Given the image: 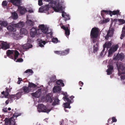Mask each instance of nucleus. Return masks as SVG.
Masks as SVG:
<instances>
[{
    "mask_svg": "<svg viewBox=\"0 0 125 125\" xmlns=\"http://www.w3.org/2000/svg\"><path fill=\"white\" fill-rule=\"evenodd\" d=\"M121 12H120V11L119 10H114L113 11H112L111 10H110L109 11V15L111 17L112 16V15H118V14L120 15L119 13Z\"/></svg>",
    "mask_w": 125,
    "mask_h": 125,
    "instance_id": "nucleus-17",
    "label": "nucleus"
},
{
    "mask_svg": "<svg viewBox=\"0 0 125 125\" xmlns=\"http://www.w3.org/2000/svg\"><path fill=\"white\" fill-rule=\"evenodd\" d=\"M19 53L18 51L15 50L14 52V55H19Z\"/></svg>",
    "mask_w": 125,
    "mask_h": 125,
    "instance_id": "nucleus-51",
    "label": "nucleus"
},
{
    "mask_svg": "<svg viewBox=\"0 0 125 125\" xmlns=\"http://www.w3.org/2000/svg\"><path fill=\"white\" fill-rule=\"evenodd\" d=\"M23 92V94H26L29 92V88L28 87L26 86H23L22 88ZM22 92L23 91H22Z\"/></svg>",
    "mask_w": 125,
    "mask_h": 125,
    "instance_id": "nucleus-26",
    "label": "nucleus"
},
{
    "mask_svg": "<svg viewBox=\"0 0 125 125\" xmlns=\"http://www.w3.org/2000/svg\"><path fill=\"white\" fill-rule=\"evenodd\" d=\"M2 111L3 112L6 113L8 112V110H7V108H4L2 110Z\"/></svg>",
    "mask_w": 125,
    "mask_h": 125,
    "instance_id": "nucleus-52",
    "label": "nucleus"
},
{
    "mask_svg": "<svg viewBox=\"0 0 125 125\" xmlns=\"http://www.w3.org/2000/svg\"><path fill=\"white\" fill-rule=\"evenodd\" d=\"M63 98L64 101H65L66 100L67 101V103H69L70 104H71L72 103L71 101L66 96H65V97H63Z\"/></svg>",
    "mask_w": 125,
    "mask_h": 125,
    "instance_id": "nucleus-32",
    "label": "nucleus"
},
{
    "mask_svg": "<svg viewBox=\"0 0 125 125\" xmlns=\"http://www.w3.org/2000/svg\"><path fill=\"white\" fill-rule=\"evenodd\" d=\"M52 42L53 43H57L59 41L57 38H53L52 39Z\"/></svg>",
    "mask_w": 125,
    "mask_h": 125,
    "instance_id": "nucleus-39",
    "label": "nucleus"
},
{
    "mask_svg": "<svg viewBox=\"0 0 125 125\" xmlns=\"http://www.w3.org/2000/svg\"><path fill=\"white\" fill-rule=\"evenodd\" d=\"M23 61V59L21 58L18 59L16 61V62H22Z\"/></svg>",
    "mask_w": 125,
    "mask_h": 125,
    "instance_id": "nucleus-47",
    "label": "nucleus"
},
{
    "mask_svg": "<svg viewBox=\"0 0 125 125\" xmlns=\"http://www.w3.org/2000/svg\"><path fill=\"white\" fill-rule=\"evenodd\" d=\"M18 80L19 81H22V79L21 78H18Z\"/></svg>",
    "mask_w": 125,
    "mask_h": 125,
    "instance_id": "nucleus-63",
    "label": "nucleus"
},
{
    "mask_svg": "<svg viewBox=\"0 0 125 125\" xmlns=\"http://www.w3.org/2000/svg\"><path fill=\"white\" fill-rule=\"evenodd\" d=\"M109 19H105L103 21L105 23H107L109 21Z\"/></svg>",
    "mask_w": 125,
    "mask_h": 125,
    "instance_id": "nucleus-53",
    "label": "nucleus"
},
{
    "mask_svg": "<svg viewBox=\"0 0 125 125\" xmlns=\"http://www.w3.org/2000/svg\"><path fill=\"white\" fill-rule=\"evenodd\" d=\"M28 72H30L31 73H33V72L31 69H29L27 70L24 72L25 73H27Z\"/></svg>",
    "mask_w": 125,
    "mask_h": 125,
    "instance_id": "nucleus-44",
    "label": "nucleus"
},
{
    "mask_svg": "<svg viewBox=\"0 0 125 125\" xmlns=\"http://www.w3.org/2000/svg\"><path fill=\"white\" fill-rule=\"evenodd\" d=\"M23 94V92L21 91L17 93L16 94L12 95L10 96L11 100L18 99L21 97V95Z\"/></svg>",
    "mask_w": 125,
    "mask_h": 125,
    "instance_id": "nucleus-8",
    "label": "nucleus"
},
{
    "mask_svg": "<svg viewBox=\"0 0 125 125\" xmlns=\"http://www.w3.org/2000/svg\"><path fill=\"white\" fill-rule=\"evenodd\" d=\"M21 113L18 114L15 113L12 117L10 118L6 117L4 120L5 124L4 125H17L16 124L15 120L17 117L21 115Z\"/></svg>",
    "mask_w": 125,
    "mask_h": 125,
    "instance_id": "nucleus-2",
    "label": "nucleus"
},
{
    "mask_svg": "<svg viewBox=\"0 0 125 125\" xmlns=\"http://www.w3.org/2000/svg\"><path fill=\"white\" fill-rule=\"evenodd\" d=\"M49 6L48 4L46 5L45 6H42L39 9V11L42 12L44 11H48L49 10Z\"/></svg>",
    "mask_w": 125,
    "mask_h": 125,
    "instance_id": "nucleus-15",
    "label": "nucleus"
},
{
    "mask_svg": "<svg viewBox=\"0 0 125 125\" xmlns=\"http://www.w3.org/2000/svg\"><path fill=\"white\" fill-rule=\"evenodd\" d=\"M62 17L64 18V20L65 21L67 20L70 19L69 15H67L65 13H64V11H62Z\"/></svg>",
    "mask_w": 125,
    "mask_h": 125,
    "instance_id": "nucleus-24",
    "label": "nucleus"
},
{
    "mask_svg": "<svg viewBox=\"0 0 125 125\" xmlns=\"http://www.w3.org/2000/svg\"><path fill=\"white\" fill-rule=\"evenodd\" d=\"M114 30L112 28H110L108 31L107 34L105 37V38L107 40H108L109 37H112L114 33Z\"/></svg>",
    "mask_w": 125,
    "mask_h": 125,
    "instance_id": "nucleus-13",
    "label": "nucleus"
},
{
    "mask_svg": "<svg viewBox=\"0 0 125 125\" xmlns=\"http://www.w3.org/2000/svg\"><path fill=\"white\" fill-rule=\"evenodd\" d=\"M121 79H125V76L124 75L121 76Z\"/></svg>",
    "mask_w": 125,
    "mask_h": 125,
    "instance_id": "nucleus-59",
    "label": "nucleus"
},
{
    "mask_svg": "<svg viewBox=\"0 0 125 125\" xmlns=\"http://www.w3.org/2000/svg\"><path fill=\"white\" fill-rule=\"evenodd\" d=\"M115 52L114 51L113 49L112 48H111L109 49L108 52L109 55H111L113 53Z\"/></svg>",
    "mask_w": 125,
    "mask_h": 125,
    "instance_id": "nucleus-40",
    "label": "nucleus"
},
{
    "mask_svg": "<svg viewBox=\"0 0 125 125\" xmlns=\"http://www.w3.org/2000/svg\"><path fill=\"white\" fill-rule=\"evenodd\" d=\"M79 84L82 87L83 85V83L81 81H80L79 82Z\"/></svg>",
    "mask_w": 125,
    "mask_h": 125,
    "instance_id": "nucleus-54",
    "label": "nucleus"
},
{
    "mask_svg": "<svg viewBox=\"0 0 125 125\" xmlns=\"http://www.w3.org/2000/svg\"><path fill=\"white\" fill-rule=\"evenodd\" d=\"M68 27L66 26L65 27L64 25H62L61 28L65 31V34L67 38H68L70 34V28L69 24H67Z\"/></svg>",
    "mask_w": 125,
    "mask_h": 125,
    "instance_id": "nucleus-11",
    "label": "nucleus"
},
{
    "mask_svg": "<svg viewBox=\"0 0 125 125\" xmlns=\"http://www.w3.org/2000/svg\"><path fill=\"white\" fill-rule=\"evenodd\" d=\"M112 70H109V69H108L106 72H107V74L108 75H110L112 73Z\"/></svg>",
    "mask_w": 125,
    "mask_h": 125,
    "instance_id": "nucleus-43",
    "label": "nucleus"
},
{
    "mask_svg": "<svg viewBox=\"0 0 125 125\" xmlns=\"http://www.w3.org/2000/svg\"><path fill=\"white\" fill-rule=\"evenodd\" d=\"M110 10H103L101 11V14L103 18L104 17L105 14L107 15L109 14Z\"/></svg>",
    "mask_w": 125,
    "mask_h": 125,
    "instance_id": "nucleus-23",
    "label": "nucleus"
},
{
    "mask_svg": "<svg viewBox=\"0 0 125 125\" xmlns=\"http://www.w3.org/2000/svg\"><path fill=\"white\" fill-rule=\"evenodd\" d=\"M10 58H11L12 59H14V57L13 56H12L11 55H10L8 56Z\"/></svg>",
    "mask_w": 125,
    "mask_h": 125,
    "instance_id": "nucleus-57",
    "label": "nucleus"
},
{
    "mask_svg": "<svg viewBox=\"0 0 125 125\" xmlns=\"http://www.w3.org/2000/svg\"><path fill=\"white\" fill-rule=\"evenodd\" d=\"M118 47V46L117 45H116L112 48L115 52L117 50Z\"/></svg>",
    "mask_w": 125,
    "mask_h": 125,
    "instance_id": "nucleus-42",
    "label": "nucleus"
},
{
    "mask_svg": "<svg viewBox=\"0 0 125 125\" xmlns=\"http://www.w3.org/2000/svg\"><path fill=\"white\" fill-rule=\"evenodd\" d=\"M70 49H68L66 50L62 51H55L54 52L57 54L61 56L65 55L68 54L69 52Z\"/></svg>",
    "mask_w": 125,
    "mask_h": 125,
    "instance_id": "nucleus-10",
    "label": "nucleus"
},
{
    "mask_svg": "<svg viewBox=\"0 0 125 125\" xmlns=\"http://www.w3.org/2000/svg\"><path fill=\"white\" fill-rule=\"evenodd\" d=\"M8 2L6 0L3 1L2 4V5L3 7L6 6L7 5Z\"/></svg>",
    "mask_w": 125,
    "mask_h": 125,
    "instance_id": "nucleus-38",
    "label": "nucleus"
},
{
    "mask_svg": "<svg viewBox=\"0 0 125 125\" xmlns=\"http://www.w3.org/2000/svg\"><path fill=\"white\" fill-rule=\"evenodd\" d=\"M38 5L40 6H41L42 4V0H39L38 1Z\"/></svg>",
    "mask_w": 125,
    "mask_h": 125,
    "instance_id": "nucleus-48",
    "label": "nucleus"
},
{
    "mask_svg": "<svg viewBox=\"0 0 125 125\" xmlns=\"http://www.w3.org/2000/svg\"><path fill=\"white\" fill-rule=\"evenodd\" d=\"M99 29L96 27L93 28L90 33V37L91 38H96L97 37L99 33Z\"/></svg>",
    "mask_w": 125,
    "mask_h": 125,
    "instance_id": "nucleus-5",
    "label": "nucleus"
},
{
    "mask_svg": "<svg viewBox=\"0 0 125 125\" xmlns=\"http://www.w3.org/2000/svg\"><path fill=\"white\" fill-rule=\"evenodd\" d=\"M24 24L23 22H20L16 24L13 22L7 27V29L10 31L15 32L16 31V28H20L23 27Z\"/></svg>",
    "mask_w": 125,
    "mask_h": 125,
    "instance_id": "nucleus-4",
    "label": "nucleus"
},
{
    "mask_svg": "<svg viewBox=\"0 0 125 125\" xmlns=\"http://www.w3.org/2000/svg\"><path fill=\"white\" fill-rule=\"evenodd\" d=\"M41 93L39 91H37L35 93H33L31 94V96L35 98H39L41 96Z\"/></svg>",
    "mask_w": 125,
    "mask_h": 125,
    "instance_id": "nucleus-16",
    "label": "nucleus"
},
{
    "mask_svg": "<svg viewBox=\"0 0 125 125\" xmlns=\"http://www.w3.org/2000/svg\"><path fill=\"white\" fill-rule=\"evenodd\" d=\"M45 1L50 2V3L52 5L51 6L52 7V9L55 12H59L62 10V7L61 5V4L58 2L57 4H56L57 2L55 1H53L52 0H44Z\"/></svg>",
    "mask_w": 125,
    "mask_h": 125,
    "instance_id": "nucleus-3",
    "label": "nucleus"
},
{
    "mask_svg": "<svg viewBox=\"0 0 125 125\" xmlns=\"http://www.w3.org/2000/svg\"><path fill=\"white\" fill-rule=\"evenodd\" d=\"M14 52L13 50H8L6 52V54L8 56L11 55L13 54Z\"/></svg>",
    "mask_w": 125,
    "mask_h": 125,
    "instance_id": "nucleus-36",
    "label": "nucleus"
},
{
    "mask_svg": "<svg viewBox=\"0 0 125 125\" xmlns=\"http://www.w3.org/2000/svg\"><path fill=\"white\" fill-rule=\"evenodd\" d=\"M37 109L38 111L39 112H46L47 113H48L51 110L47 109L46 106L42 104L38 105Z\"/></svg>",
    "mask_w": 125,
    "mask_h": 125,
    "instance_id": "nucleus-6",
    "label": "nucleus"
},
{
    "mask_svg": "<svg viewBox=\"0 0 125 125\" xmlns=\"http://www.w3.org/2000/svg\"><path fill=\"white\" fill-rule=\"evenodd\" d=\"M74 97L73 96H72L70 97V98L71 100H73V98H74Z\"/></svg>",
    "mask_w": 125,
    "mask_h": 125,
    "instance_id": "nucleus-62",
    "label": "nucleus"
},
{
    "mask_svg": "<svg viewBox=\"0 0 125 125\" xmlns=\"http://www.w3.org/2000/svg\"><path fill=\"white\" fill-rule=\"evenodd\" d=\"M38 27L41 29H38V30H41L42 32L45 34H49V33L47 32L48 29L47 27L45 26L44 24L40 25Z\"/></svg>",
    "mask_w": 125,
    "mask_h": 125,
    "instance_id": "nucleus-9",
    "label": "nucleus"
},
{
    "mask_svg": "<svg viewBox=\"0 0 125 125\" xmlns=\"http://www.w3.org/2000/svg\"><path fill=\"white\" fill-rule=\"evenodd\" d=\"M39 42L40 43H41L42 44V43L44 45L45 44H46V42L45 41H43L42 40H41L39 41Z\"/></svg>",
    "mask_w": 125,
    "mask_h": 125,
    "instance_id": "nucleus-50",
    "label": "nucleus"
},
{
    "mask_svg": "<svg viewBox=\"0 0 125 125\" xmlns=\"http://www.w3.org/2000/svg\"><path fill=\"white\" fill-rule=\"evenodd\" d=\"M118 21H119L121 24H124L125 23V21L123 19H118Z\"/></svg>",
    "mask_w": 125,
    "mask_h": 125,
    "instance_id": "nucleus-41",
    "label": "nucleus"
},
{
    "mask_svg": "<svg viewBox=\"0 0 125 125\" xmlns=\"http://www.w3.org/2000/svg\"><path fill=\"white\" fill-rule=\"evenodd\" d=\"M10 100L9 99L7 100L5 102L6 105L8 104L9 103Z\"/></svg>",
    "mask_w": 125,
    "mask_h": 125,
    "instance_id": "nucleus-55",
    "label": "nucleus"
},
{
    "mask_svg": "<svg viewBox=\"0 0 125 125\" xmlns=\"http://www.w3.org/2000/svg\"><path fill=\"white\" fill-rule=\"evenodd\" d=\"M104 45L106 46L107 50L111 47L112 43L110 42H106Z\"/></svg>",
    "mask_w": 125,
    "mask_h": 125,
    "instance_id": "nucleus-31",
    "label": "nucleus"
},
{
    "mask_svg": "<svg viewBox=\"0 0 125 125\" xmlns=\"http://www.w3.org/2000/svg\"><path fill=\"white\" fill-rule=\"evenodd\" d=\"M107 67L108 68V69H109V70L112 71V70L113 69V66L112 65H108Z\"/></svg>",
    "mask_w": 125,
    "mask_h": 125,
    "instance_id": "nucleus-45",
    "label": "nucleus"
},
{
    "mask_svg": "<svg viewBox=\"0 0 125 125\" xmlns=\"http://www.w3.org/2000/svg\"><path fill=\"white\" fill-rule=\"evenodd\" d=\"M124 55L123 53H121L120 54L118 53L116 56H114L113 59L115 60H120L122 61L124 59Z\"/></svg>",
    "mask_w": 125,
    "mask_h": 125,
    "instance_id": "nucleus-12",
    "label": "nucleus"
},
{
    "mask_svg": "<svg viewBox=\"0 0 125 125\" xmlns=\"http://www.w3.org/2000/svg\"><path fill=\"white\" fill-rule=\"evenodd\" d=\"M14 61H15L18 58V55H14Z\"/></svg>",
    "mask_w": 125,
    "mask_h": 125,
    "instance_id": "nucleus-56",
    "label": "nucleus"
},
{
    "mask_svg": "<svg viewBox=\"0 0 125 125\" xmlns=\"http://www.w3.org/2000/svg\"><path fill=\"white\" fill-rule=\"evenodd\" d=\"M32 46V45L29 43L25 44L22 46L23 49H28L31 48Z\"/></svg>",
    "mask_w": 125,
    "mask_h": 125,
    "instance_id": "nucleus-20",
    "label": "nucleus"
},
{
    "mask_svg": "<svg viewBox=\"0 0 125 125\" xmlns=\"http://www.w3.org/2000/svg\"><path fill=\"white\" fill-rule=\"evenodd\" d=\"M12 18L14 19H16L18 18L17 14L15 12H13L12 13Z\"/></svg>",
    "mask_w": 125,
    "mask_h": 125,
    "instance_id": "nucleus-33",
    "label": "nucleus"
},
{
    "mask_svg": "<svg viewBox=\"0 0 125 125\" xmlns=\"http://www.w3.org/2000/svg\"><path fill=\"white\" fill-rule=\"evenodd\" d=\"M11 88H9L7 87L6 88V90L5 94V97L7 98L9 94V92H10L11 91Z\"/></svg>",
    "mask_w": 125,
    "mask_h": 125,
    "instance_id": "nucleus-25",
    "label": "nucleus"
},
{
    "mask_svg": "<svg viewBox=\"0 0 125 125\" xmlns=\"http://www.w3.org/2000/svg\"><path fill=\"white\" fill-rule=\"evenodd\" d=\"M8 1L12 3L13 5L18 6V9L21 14L23 15L27 12L26 8L19 6L21 4V0H8Z\"/></svg>",
    "mask_w": 125,
    "mask_h": 125,
    "instance_id": "nucleus-1",
    "label": "nucleus"
},
{
    "mask_svg": "<svg viewBox=\"0 0 125 125\" xmlns=\"http://www.w3.org/2000/svg\"><path fill=\"white\" fill-rule=\"evenodd\" d=\"M37 29L34 27L32 28L31 30L30 35L32 37H33L36 35L37 33Z\"/></svg>",
    "mask_w": 125,
    "mask_h": 125,
    "instance_id": "nucleus-14",
    "label": "nucleus"
},
{
    "mask_svg": "<svg viewBox=\"0 0 125 125\" xmlns=\"http://www.w3.org/2000/svg\"><path fill=\"white\" fill-rule=\"evenodd\" d=\"M112 120L113 122H116L117 121V119L114 117H113L112 118Z\"/></svg>",
    "mask_w": 125,
    "mask_h": 125,
    "instance_id": "nucleus-49",
    "label": "nucleus"
},
{
    "mask_svg": "<svg viewBox=\"0 0 125 125\" xmlns=\"http://www.w3.org/2000/svg\"><path fill=\"white\" fill-rule=\"evenodd\" d=\"M99 46L98 45V43H96L95 45L93 46V52L95 53L97 52V51L98 50Z\"/></svg>",
    "mask_w": 125,
    "mask_h": 125,
    "instance_id": "nucleus-28",
    "label": "nucleus"
},
{
    "mask_svg": "<svg viewBox=\"0 0 125 125\" xmlns=\"http://www.w3.org/2000/svg\"><path fill=\"white\" fill-rule=\"evenodd\" d=\"M50 80L48 83L49 85L51 83H53L55 82L56 80V75H53L50 78Z\"/></svg>",
    "mask_w": 125,
    "mask_h": 125,
    "instance_id": "nucleus-19",
    "label": "nucleus"
},
{
    "mask_svg": "<svg viewBox=\"0 0 125 125\" xmlns=\"http://www.w3.org/2000/svg\"><path fill=\"white\" fill-rule=\"evenodd\" d=\"M5 92L4 91H3L1 93V94H2L3 95L5 96Z\"/></svg>",
    "mask_w": 125,
    "mask_h": 125,
    "instance_id": "nucleus-64",
    "label": "nucleus"
},
{
    "mask_svg": "<svg viewBox=\"0 0 125 125\" xmlns=\"http://www.w3.org/2000/svg\"><path fill=\"white\" fill-rule=\"evenodd\" d=\"M103 48L102 51V52H104V51H105V48H106V46L104 45H103Z\"/></svg>",
    "mask_w": 125,
    "mask_h": 125,
    "instance_id": "nucleus-58",
    "label": "nucleus"
},
{
    "mask_svg": "<svg viewBox=\"0 0 125 125\" xmlns=\"http://www.w3.org/2000/svg\"><path fill=\"white\" fill-rule=\"evenodd\" d=\"M29 24L31 26H32L33 25L34 22L32 21L31 20H29Z\"/></svg>",
    "mask_w": 125,
    "mask_h": 125,
    "instance_id": "nucleus-46",
    "label": "nucleus"
},
{
    "mask_svg": "<svg viewBox=\"0 0 125 125\" xmlns=\"http://www.w3.org/2000/svg\"><path fill=\"white\" fill-rule=\"evenodd\" d=\"M8 24V23L6 21H3L0 23V25L4 27L7 26Z\"/></svg>",
    "mask_w": 125,
    "mask_h": 125,
    "instance_id": "nucleus-34",
    "label": "nucleus"
},
{
    "mask_svg": "<svg viewBox=\"0 0 125 125\" xmlns=\"http://www.w3.org/2000/svg\"><path fill=\"white\" fill-rule=\"evenodd\" d=\"M37 86V85L35 84L31 83H29L28 87L30 88H35Z\"/></svg>",
    "mask_w": 125,
    "mask_h": 125,
    "instance_id": "nucleus-35",
    "label": "nucleus"
},
{
    "mask_svg": "<svg viewBox=\"0 0 125 125\" xmlns=\"http://www.w3.org/2000/svg\"><path fill=\"white\" fill-rule=\"evenodd\" d=\"M104 53V52L102 51L101 52V53H100V56H103V55Z\"/></svg>",
    "mask_w": 125,
    "mask_h": 125,
    "instance_id": "nucleus-61",
    "label": "nucleus"
},
{
    "mask_svg": "<svg viewBox=\"0 0 125 125\" xmlns=\"http://www.w3.org/2000/svg\"><path fill=\"white\" fill-rule=\"evenodd\" d=\"M11 45H13L14 44H8L4 41H0V49H2L4 50H6L10 48V46Z\"/></svg>",
    "mask_w": 125,
    "mask_h": 125,
    "instance_id": "nucleus-7",
    "label": "nucleus"
},
{
    "mask_svg": "<svg viewBox=\"0 0 125 125\" xmlns=\"http://www.w3.org/2000/svg\"><path fill=\"white\" fill-rule=\"evenodd\" d=\"M119 69L122 71L123 74H125V64L122 63L119 65Z\"/></svg>",
    "mask_w": 125,
    "mask_h": 125,
    "instance_id": "nucleus-18",
    "label": "nucleus"
},
{
    "mask_svg": "<svg viewBox=\"0 0 125 125\" xmlns=\"http://www.w3.org/2000/svg\"><path fill=\"white\" fill-rule=\"evenodd\" d=\"M60 100L58 98H56L54 100V101L52 104V105H54L59 104Z\"/></svg>",
    "mask_w": 125,
    "mask_h": 125,
    "instance_id": "nucleus-29",
    "label": "nucleus"
},
{
    "mask_svg": "<svg viewBox=\"0 0 125 125\" xmlns=\"http://www.w3.org/2000/svg\"><path fill=\"white\" fill-rule=\"evenodd\" d=\"M70 104L67 103H64V107L65 108H70L71 107L70 106Z\"/></svg>",
    "mask_w": 125,
    "mask_h": 125,
    "instance_id": "nucleus-37",
    "label": "nucleus"
},
{
    "mask_svg": "<svg viewBox=\"0 0 125 125\" xmlns=\"http://www.w3.org/2000/svg\"><path fill=\"white\" fill-rule=\"evenodd\" d=\"M46 99L48 102H52V97L51 94H49L46 95Z\"/></svg>",
    "mask_w": 125,
    "mask_h": 125,
    "instance_id": "nucleus-21",
    "label": "nucleus"
},
{
    "mask_svg": "<svg viewBox=\"0 0 125 125\" xmlns=\"http://www.w3.org/2000/svg\"><path fill=\"white\" fill-rule=\"evenodd\" d=\"M20 33L22 34H26L27 33V31L25 29L22 28L20 30Z\"/></svg>",
    "mask_w": 125,
    "mask_h": 125,
    "instance_id": "nucleus-30",
    "label": "nucleus"
},
{
    "mask_svg": "<svg viewBox=\"0 0 125 125\" xmlns=\"http://www.w3.org/2000/svg\"><path fill=\"white\" fill-rule=\"evenodd\" d=\"M39 46L41 47H42L44 46L43 44L41 43H40L39 42Z\"/></svg>",
    "mask_w": 125,
    "mask_h": 125,
    "instance_id": "nucleus-60",
    "label": "nucleus"
},
{
    "mask_svg": "<svg viewBox=\"0 0 125 125\" xmlns=\"http://www.w3.org/2000/svg\"><path fill=\"white\" fill-rule=\"evenodd\" d=\"M61 90V87L59 86H55L53 88V92L54 93H56L58 92H59Z\"/></svg>",
    "mask_w": 125,
    "mask_h": 125,
    "instance_id": "nucleus-22",
    "label": "nucleus"
},
{
    "mask_svg": "<svg viewBox=\"0 0 125 125\" xmlns=\"http://www.w3.org/2000/svg\"><path fill=\"white\" fill-rule=\"evenodd\" d=\"M56 84L58 85H60L62 86H63L64 85L63 83V81L61 80H59L56 82Z\"/></svg>",
    "mask_w": 125,
    "mask_h": 125,
    "instance_id": "nucleus-27",
    "label": "nucleus"
}]
</instances>
